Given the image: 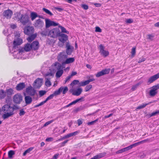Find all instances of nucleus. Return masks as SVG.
Returning <instances> with one entry per match:
<instances>
[{"label":"nucleus","mask_w":159,"mask_h":159,"mask_svg":"<svg viewBox=\"0 0 159 159\" xmlns=\"http://www.w3.org/2000/svg\"><path fill=\"white\" fill-rule=\"evenodd\" d=\"M148 140H149L148 139L143 140V141H139L138 142L134 143L132 144L131 145L132 146V148H133L134 147H136L142 143H145V142H147V141H148Z\"/></svg>","instance_id":"27"},{"label":"nucleus","mask_w":159,"mask_h":159,"mask_svg":"<svg viewBox=\"0 0 159 159\" xmlns=\"http://www.w3.org/2000/svg\"><path fill=\"white\" fill-rule=\"evenodd\" d=\"M62 89L63 88L60 87L58 89V90H56L53 93L51 94L48 97L49 99L50 100L52 99L55 96H56L60 94V93L62 91Z\"/></svg>","instance_id":"17"},{"label":"nucleus","mask_w":159,"mask_h":159,"mask_svg":"<svg viewBox=\"0 0 159 159\" xmlns=\"http://www.w3.org/2000/svg\"><path fill=\"white\" fill-rule=\"evenodd\" d=\"M80 83L79 81L78 80H74L70 84L71 86H73L75 85L79 84Z\"/></svg>","instance_id":"44"},{"label":"nucleus","mask_w":159,"mask_h":159,"mask_svg":"<svg viewBox=\"0 0 159 159\" xmlns=\"http://www.w3.org/2000/svg\"><path fill=\"white\" fill-rule=\"evenodd\" d=\"M53 74L51 72L47 73L45 75V77L48 76H52L53 77Z\"/></svg>","instance_id":"59"},{"label":"nucleus","mask_w":159,"mask_h":159,"mask_svg":"<svg viewBox=\"0 0 159 159\" xmlns=\"http://www.w3.org/2000/svg\"><path fill=\"white\" fill-rule=\"evenodd\" d=\"M63 72V70H58L56 73V76L57 78H59L62 75Z\"/></svg>","instance_id":"36"},{"label":"nucleus","mask_w":159,"mask_h":159,"mask_svg":"<svg viewBox=\"0 0 159 159\" xmlns=\"http://www.w3.org/2000/svg\"><path fill=\"white\" fill-rule=\"evenodd\" d=\"M148 36V39L151 40H153V38L154 37V36L151 34H149L147 35Z\"/></svg>","instance_id":"56"},{"label":"nucleus","mask_w":159,"mask_h":159,"mask_svg":"<svg viewBox=\"0 0 159 159\" xmlns=\"http://www.w3.org/2000/svg\"><path fill=\"white\" fill-rule=\"evenodd\" d=\"M152 89L155 91H156V90H157L159 89V84H158L156 85L153 86L152 87Z\"/></svg>","instance_id":"51"},{"label":"nucleus","mask_w":159,"mask_h":159,"mask_svg":"<svg viewBox=\"0 0 159 159\" xmlns=\"http://www.w3.org/2000/svg\"><path fill=\"white\" fill-rule=\"evenodd\" d=\"M133 22V20L131 19H128L126 20V22L127 23H131Z\"/></svg>","instance_id":"60"},{"label":"nucleus","mask_w":159,"mask_h":159,"mask_svg":"<svg viewBox=\"0 0 159 159\" xmlns=\"http://www.w3.org/2000/svg\"><path fill=\"white\" fill-rule=\"evenodd\" d=\"M159 78V73L151 77L148 80V84H150Z\"/></svg>","instance_id":"18"},{"label":"nucleus","mask_w":159,"mask_h":159,"mask_svg":"<svg viewBox=\"0 0 159 159\" xmlns=\"http://www.w3.org/2000/svg\"><path fill=\"white\" fill-rule=\"evenodd\" d=\"M33 148L31 147L28 148L23 153V156H25L27 153H29L33 149Z\"/></svg>","instance_id":"42"},{"label":"nucleus","mask_w":159,"mask_h":159,"mask_svg":"<svg viewBox=\"0 0 159 159\" xmlns=\"http://www.w3.org/2000/svg\"><path fill=\"white\" fill-rule=\"evenodd\" d=\"M106 154V153L105 152L103 153H99L98 155L95 156L97 159L101 158L104 157Z\"/></svg>","instance_id":"33"},{"label":"nucleus","mask_w":159,"mask_h":159,"mask_svg":"<svg viewBox=\"0 0 159 159\" xmlns=\"http://www.w3.org/2000/svg\"><path fill=\"white\" fill-rule=\"evenodd\" d=\"M53 121V120H51L47 122L44 124V126H47L48 125H49L50 124H51V123H52Z\"/></svg>","instance_id":"57"},{"label":"nucleus","mask_w":159,"mask_h":159,"mask_svg":"<svg viewBox=\"0 0 159 159\" xmlns=\"http://www.w3.org/2000/svg\"><path fill=\"white\" fill-rule=\"evenodd\" d=\"M61 87L63 88L62 91L61 92H62L63 94H65L68 90V88L67 87H65L64 88L63 87Z\"/></svg>","instance_id":"48"},{"label":"nucleus","mask_w":159,"mask_h":159,"mask_svg":"<svg viewBox=\"0 0 159 159\" xmlns=\"http://www.w3.org/2000/svg\"><path fill=\"white\" fill-rule=\"evenodd\" d=\"M59 28H55L49 31V37L53 38H57L60 34Z\"/></svg>","instance_id":"2"},{"label":"nucleus","mask_w":159,"mask_h":159,"mask_svg":"<svg viewBox=\"0 0 159 159\" xmlns=\"http://www.w3.org/2000/svg\"><path fill=\"white\" fill-rule=\"evenodd\" d=\"M136 53V48H132L131 52V57H133L135 54Z\"/></svg>","instance_id":"45"},{"label":"nucleus","mask_w":159,"mask_h":159,"mask_svg":"<svg viewBox=\"0 0 159 159\" xmlns=\"http://www.w3.org/2000/svg\"><path fill=\"white\" fill-rule=\"evenodd\" d=\"M44 25L43 21L40 19H39L36 20L34 25L35 27L41 28Z\"/></svg>","instance_id":"16"},{"label":"nucleus","mask_w":159,"mask_h":159,"mask_svg":"<svg viewBox=\"0 0 159 159\" xmlns=\"http://www.w3.org/2000/svg\"><path fill=\"white\" fill-rule=\"evenodd\" d=\"M24 31L25 34L30 35L33 34L34 31V29L33 26H28L24 28Z\"/></svg>","instance_id":"6"},{"label":"nucleus","mask_w":159,"mask_h":159,"mask_svg":"<svg viewBox=\"0 0 159 159\" xmlns=\"http://www.w3.org/2000/svg\"><path fill=\"white\" fill-rule=\"evenodd\" d=\"M81 6L82 8L85 10L88 9L89 8L88 5L86 4H81Z\"/></svg>","instance_id":"54"},{"label":"nucleus","mask_w":159,"mask_h":159,"mask_svg":"<svg viewBox=\"0 0 159 159\" xmlns=\"http://www.w3.org/2000/svg\"><path fill=\"white\" fill-rule=\"evenodd\" d=\"M12 110L13 112H14V111L15 110H16L19 109V107L18 106L16 105H14L13 107H12Z\"/></svg>","instance_id":"52"},{"label":"nucleus","mask_w":159,"mask_h":159,"mask_svg":"<svg viewBox=\"0 0 159 159\" xmlns=\"http://www.w3.org/2000/svg\"><path fill=\"white\" fill-rule=\"evenodd\" d=\"M37 14L34 12H32L30 13V17L32 20H34L36 17H38Z\"/></svg>","instance_id":"30"},{"label":"nucleus","mask_w":159,"mask_h":159,"mask_svg":"<svg viewBox=\"0 0 159 159\" xmlns=\"http://www.w3.org/2000/svg\"><path fill=\"white\" fill-rule=\"evenodd\" d=\"M45 79H46V80L45 82V84L47 87H50L51 85V84L50 81V78H46Z\"/></svg>","instance_id":"40"},{"label":"nucleus","mask_w":159,"mask_h":159,"mask_svg":"<svg viewBox=\"0 0 159 159\" xmlns=\"http://www.w3.org/2000/svg\"><path fill=\"white\" fill-rule=\"evenodd\" d=\"M14 15L15 16V19L17 20L18 21H19V20L21 16V13L20 12H17Z\"/></svg>","instance_id":"32"},{"label":"nucleus","mask_w":159,"mask_h":159,"mask_svg":"<svg viewBox=\"0 0 159 159\" xmlns=\"http://www.w3.org/2000/svg\"><path fill=\"white\" fill-rule=\"evenodd\" d=\"M92 85L90 84L86 86L85 88V92L88 91H89L90 89L92 88Z\"/></svg>","instance_id":"46"},{"label":"nucleus","mask_w":159,"mask_h":159,"mask_svg":"<svg viewBox=\"0 0 159 159\" xmlns=\"http://www.w3.org/2000/svg\"><path fill=\"white\" fill-rule=\"evenodd\" d=\"M25 114V112L23 110V109H21L20 111L19 114L20 116H22Z\"/></svg>","instance_id":"58"},{"label":"nucleus","mask_w":159,"mask_h":159,"mask_svg":"<svg viewBox=\"0 0 159 159\" xmlns=\"http://www.w3.org/2000/svg\"><path fill=\"white\" fill-rule=\"evenodd\" d=\"M25 90L27 94L31 96H34L37 93L36 90L31 85L26 88Z\"/></svg>","instance_id":"5"},{"label":"nucleus","mask_w":159,"mask_h":159,"mask_svg":"<svg viewBox=\"0 0 159 159\" xmlns=\"http://www.w3.org/2000/svg\"><path fill=\"white\" fill-rule=\"evenodd\" d=\"M49 31L47 29L43 30L41 33V34L44 36H49Z\"/></svg>","instance_id":"34"},{"label":"nucleus","mask_w":159,"mask_h":159,"mask_svg":"<svg viewBox=\"0 0 159 159\" xmlns=\"http://www.w3.org/2000/svg\"><path fill=\"white\" fill-rule=\"evenodd\" d=\"M68 141V140H66L63 142H62L61 143V147L64 146L65 144L67 143Z\"/></svg>","instance_id":"63"},{"label":"nucleus","mask_w":159,"mask_h":159,"mask_svg":"<svg viewBox=\"0 0 159 159\" xmlns=\"http://www.w3.org/2000/svg\"><path fill=\"white\" fill-rule=\"evenodd\" d=\"M46 28H49L51 26H57L58 25V23H56L54 21L50 20L48 19H45Z\"/></svg>","instance_id":"10"},{"label":"nucleus","mask_w":159,"mask_h":159,"mask_svg":"<svg viewBox=\"0 0 159 159\" xmlns=\"http://www.w3.org/2000/svg\"><path fill=\"white\" fill-rule=\"evenodd\" d=\"M12 14V11L9 9L4 11L3 13V16L7 19L11 18Z\"/></svg>","instance_id":"15"},{"label":"nucleus","mask_w":159,"mask_h":159,"mask_svg":"<svg viewBox=\"0 0 159 159\" xmlns=\"http://www.w3.org/2000/svg\"><path fill=\"white\" fill-rule=\"evenodd\" d=\"M23 43L22 39L19 37L16 36L15 38V39L13 41V48L15 49L16 47L20 45Z\"/></svg>","instance_id":"9"},{"label":"nucleus","mask_w":159,"mask_h":159,"mask_svg":"<svg viewBox=\"0 0 159 159\" xmlns=\"http://www.w3.org/2000/svg\"><path fill=\"white\" fill-rule=\"evenodd\" d=\"M31 35L27 38V40L29 42H31L34 40L36 38L37 36V34H30Z\"/></svg>","instance_id":"26"},{"label":"nucleus","mask_w":159,"mask_h":159,"mask_svg":"<svg viewBox=\"0 0 159 159\" xmlns=\"http://www.w3.org/2000/svg\"><path fill=\"white\" fill-rule=\"evenodd\" d=\"M54 66L56 67V68L58 70H63V69L65 67L64 66H63L62 65V63L61 64L58 62H56L54 63Z\"/></svg>","instance_id":"20"},{"label":"nucleus","mask_w":159,"mask_h":159,"mask_svg":"<svg viewBox=\"0 0 159 159\" xmlns=\"http://www.w3.org/2000/svg\"><path fill=\"white\" fill-rule=\"evenodd\" d=\"M75 61V59L74 57L69 58H66L65 61L62 62V65L65 66L66 64H68L72 63Z\"/></svg>","instance_id":"21"},{"label":"nucleus","mask_w":159,"mask_h":159,"mask_svg":"<svg viewBox=\"0 0 159 159\" xmlns=\"http://www.w3.org/2000/svg\"><path fill=\"white\" fill-rule=\"evenodd\" d=\"M32 98L30 96H26L25 97V101L26 105H29L32 102Z\"/></svg>","instance_id":"22"},{"label":"nucleus","mask_w":159,"mask_h":159,"mask_svg":"<svg viewBox=\"0 0 159 159\" xmlns=\"http://www.w3.org/2000/svg\"><path fill=\"white\" fill-rule=\"evenodd\" d=\"M159 114V110L154 111L151 114H147L146 116L148 118H150L152 116H154Z\"/></svg>","instance_id":"28"},{"label":"nucleus","mask_w":159,"mask_h":159,"mask_svg":"<svg viewBox=\"0 0 159 159\" xmlns=\"http://www.w3.org/2000/svg\"><path fill=\"white\" fill-rule=\"evenodd\" d=\"M89 84L88 80H85L84 81H81L79 83V85L80 86H84L88 84Z\"/></svg>","instance_id":"41"},{"label":"nucleus","mask_w":159,"mask_h":159,"mask_svg":"<svg viewBox=\"0 0 159 159\" xmlns=\"http://www.w3.org/2000/svg\"><path fill=\"white\" fill-rule=\"evenodd\" d=\"M139 84H137L135 85H134L132 86V88H131V90L132 91H134L137 88L138 86L139 85Z\"/></svg>","instance_id":"55"},{"label":"nucleus","mask_w":159,"mask_h":159,"mask_svg":"<svg viewBox=\"0 0 159 159\" xmlns=\"http://www.w3.org/2000/svg\"><path fill=\"white\" fill-rule=\"evenodd\" d=\"M58 37H59V41L62 43H65L68 40V36L66 34L61 33V32H60Z\"/></svg>","instance_id":"12"},{"label":"nucleus","mask_w":159,"mask_h":159,"mask_svg":"<svg viewBox=\"0 0 159 159\" xmlns=\"http://www.w3.org/2000/svg\"><path fill=\"white\" fill-rule=\"evenodd\" d=\"M82 91V89L81 88H79L77 90L74 91L72 93V94L73 95L78 96L80 95Z\"/></svg>","instance_id":"25"},{"label":"nucleus","mask_w":159,"mask_h":159,"mask_svg":"<svg viewBox=\"0 0 159 159\" xmlns=\"http://www.w3.org/2000/svg\"><path fill=\"white\" fill-rule=\"evenodd\" d=\"M152 102H150L147 103L143 104L142 105H141L139 106H138L137 107V109H141L145 107L147 105L150 104Z\"/></svg>","instance_id":"35"},{"label":"nucleus","mask_w":159,"mask_h":159,"mask_svg":"<svg viewBox=\"0 0 159 159\" xmlns=\"http://www.w3.org/2000/svg\"><path fill=\"white\" fill-rule=\"evenodd\" d=\"M19 21L24 25L29 24L30 22L29 19V16L26 14H21Z\"/></svg>","instance_id":"3"},{"label":"nucleus","mask_w":159,"mask_h":159,"mask_svg":"<svg viewBox=\"0 0 159 159\" xmlns=\"http://www.w3.org/2000/svg\"><path fill=\"white\" fill-rule=\"evenodd\" d=\"M78 132L77 131L68 134L69 137L75 136L77 134Z\"/></svg>","instance_id":"49"},{"label":"nucleus","mask_w":159,"mask_h":159,"mask_svg":"<svg viewBox=\"0 0 159 159\" xmlns=\"http://www.w3.org/2000/svg\"><path fill=\"white\" fill-rule=\"evenodd\" d=\"M46 93L45 90H40L39 91V93L40 97H42L45 95Z\"/></svg>","instance_id":"47"},{"label":"nucleus","mask_w":159,"mask_h":159,"mask_svg":"<svg viewBox=\"0 0 159 159\" xmlns=\"http://www.w3.org/2000/svg\"><path fill=\"white\" fill-rule=\"evenodd\" d=\"M110 70V69H105L102 71L97 73L96 74V76L97 77H99L101 76L106 74H108Z\"/></svg>","instance_id":"13"},{"label":"nucleus","mask_w":159,"mask_h":159,"mask_svg":"<svg viewBox=\"0 0 159 159\" xmlns=\"http://www.w3.org/2000/svg\"><path fill=\"white\" fill-rule=\"evenodd\" d=\"M25 83L22 82L18 84L16 87V89L18 91H20L23 89L25 87Z\"/></svg>","instance_id":"23"},{"label":"nucleus","mask_w":159,"mask_h":159,"mask_svg":"<svg viewBox=\"0 0 159 159\" xmlns=\"http://www.w3.org/2000/svg\"><path fill=\"white\" fill-rule=\"evenodd\" d=\"M66 53L67 55H70L74 49V47L70 45V44L69 42H67L66 43Z\"/></svg>","instance_id":"8"},{"label":"nucleus","mask_w":159,"mask_h":159,"mask_svg":"<svg viewBox=\"0 0 159 159\" xmlns=\"http://www.w3.org/2000/svg\"><path fill=\"white\" fill-rule=\"evenodd\" d=\"M32 49L36 50L38 49L39 47V43L37 41H34L31 44Z\"/></svg>","instance_id":"19"},{"label":"nucleus","mask_w":159,"mask_h":159,"mask_svg":"<svg viewBox=\"0 0 159 159\" xmlns=\"http://www.w3.org/2000/svg\"><path fill=\"white\" fill-rule=\"evenodd\" d=\"M157 93V92L152 89L150 90L149 92V95L151 97H153Z\"/></svg>","instance_id":"38"},{"label":"nucleus","mask_w":159,"mask_h":159,"mask_svg":"<svg viewBox=\"0 0 159 159\" xmlns=\"http://www.w3.org/2000/svg\"><path fill=\"white\" fill-rule=\"evenodd\" d=\"M6 96V93L3 90H0V99L4 98Z\"/></svg>","instance_id":"31"},{"label":"nucleus","mask_w":159,"mask_h":159,"mask_svg":"<svg viewBox=\"0 0 159 159\" xmlns=\"http://www.w3.org/2000/svg\"><path fill=\"white\" fill-rule=\"evenodd\" d=\"M58 27L60 28L61 30V33H66L67 34H69V32L67 31L66 30V29L63 27L61 26V25H59Z\"/></svg>","instance_id":"37"},{"label":"nucleus","mask_w":159,"mask_h":159,"mask_svg":"<svg viewBox=\"0 0 159 159\" xmlns=\"http://www.w3.org/2000/svg\"><path fill=\"white\" fill-rule=\"evenodd\" d=\"M12 107L10 105L5 104L2 108V111L4 114L2 116V117L4 119H5L11 116L14 114L12 109Z\"/></svg>","instance_id":"1"},{"label":"nucleus","mask_w":159,"mask_h":159,"mask_svg":"<svg viewBox=\"0 0 159 159\" xmlns=\"http://www.w3.org/2000/svg\"><path fill=\"white\" fill-rule=\"evenodd\" d=\"M5 92L6 95H7L8 97H11V95L14 93V90L11 88L7 89Z\"/></svg>","instance_id":"24"},{"label":"nucleus","mask_w":159,"mask_h":159,"mask_svg":"<svg viewBox=\"0 0 159 159\" xmlns=\"http://www.w3.org/2000/svg\"><path fill=\"white\" fill-rule=\"evenodd\" d=\"M95 31L96 32H102V30L100 27H96L95 28Z\"/></svg>","instance_id":"61"},{"label":"nucleus","mask_w":159,"mask_h":159,"mask_svg":"<svg viewBox=\"0 0 159 159\" xmlns=\"http://www.w3.org/2000/svg\"><path fill=\"white\" fill-rule=\"evenodd\" d=\"M67 57V55L65 54L64 52H63L60 53L57 58L58 61L62 63L65 61Z\"/></svg>","instance_id":"7"},{"label":"nucleus","mask_w":159,"mask_h":159,"mask_svg":"<svg viewBox=\"0 0 159 159\" xmlns=\"http://www.w3.org/2000/svg\"><path fill=\"white\" fill-rule=\"evenodd\" d=\"M100 53L101 54L103 55L105 57L108 56L109 55V52L108 51L105 50L104 47L102 44H100L99 46Z\"/></svg>","instance_id":"14"},{"label":"nucleus","mask_w":159,"mask_h":159,"mask_svg":"<svg viewBox=\"0 0 159 159\" xmlns=\"http://www.w3.org/2000/svg\"><path fill=\"white\" fill-rule=\"evenodd\" d=\"M69 138V136H68V134H67L66 135H65V136L63 137H62L60 139H59L57 141H61L62 140H63L64 139H67V138Z\"/></svg>","instance_id":"50"},{"label":"nucleus","mask_w":159,"mask_h":159,"mask_svg":"<svg viewBox=\"0 0 159 159\" xmlns=\"http://www.w3.org/2000/svg\"><path fill=\"white\" fill-rule=\"evenodd\" d=\"M23 97L20 93H17L13 97V101L16 104H20L22 101Z\"/></svg>","instance_id":"4"},{"label":"nucleus","mask_w":159,"mask_h":159,"mask_svg":"<svg viewBox=\"0 0 159 159\" xmlns=\"http://www.w3.org/2000/svg\"><path fill=\"white\" fill-rule=\"evenodd\" d=\"M47 142H51L53 140V138L52 137H49L46 139L45 140Z\"/></svg>","instance_id":"62"},{"label":"nucleus","mask_w":159,"mask_h":159,"mask_svg":"<svg viewBox=\"0 0 159 159\" xmlns=\"http://www.w3.org/2000/svg\"><path fill=\"white\" fill-rule=\"evenodd\" d=\"M43 10L46 13L49 15L50 16L53 15V14L48 10L46 8H43Z\"/></svg>","instance_id":"39"},{"label":"nucleus","mask_w":159,"mask_h":159,"mask_svg":"<svg viewBox=\"0 0 159 159\" xmlns=\"http://www.w3.org/2000/svg\"><path fill=\"white\" fill-rule=\"evenodd\" d=\"M78 125L79 126L81 124H82L83 122L82 120L81 119H79L77 120Z\"/></svg>","instance_id":"64"},{"label":"nucleus","mask_w":159,"mask_h":159,"mask_svg":"<svg viewBox=\"0 0 159 159\" xmlns=\"http://www.w3.org/2000/svg\"><path fill=\"white\" fill-rule=\"evenodd\" d=\"M15 154V152L13 150H10L8 152V156L9 158H11L12 156Z\"/></svg>","instance_id":"43"},{"label":"nucleus","mask_w":159,"mask_h":159,"mask_svg":"<svg viewBox=\"0 0 159 159\" xmlns=\"http://www.w3.org/2000/svg\"><path fill=\"white\" fill-rule=\"evenodd\" d=\"M24 48L25 49V51L27 52H29L30 51L31 49H32L31 45L29 43H27L26 44Z\"/></svg>","instance_id":"29"},{"label":"nucleus","mask_w":159,"mask_h":159,"mask_svg":"<svg viewBox=\"0 0 159 159\" xmlns=\"http://www.w3.org/2000/svg\"><path fill=\"white\" fill-rule=\"evenodd\" d=\"M98 119H97L94 120L93 121L90 122H89L87 123V125H93L97 121H98Z\"/></svg>","instance_id":"53"},{"label":"nucleus","mask_w":159,"mask_h":159,"mask_svg":"<svg viewBox=\"0 0 159 159\" xmlns=\"http://www.w3.org/2000/svg\"><path fill=\"white\" fill-rule=\"evenodd\" d=\"M43 80L41 79L38 78L34 81L33 86L36 89H39L42 85Z\"/></svg>","instance_id":"11"}]
</instances>
